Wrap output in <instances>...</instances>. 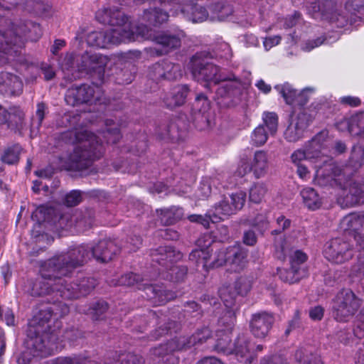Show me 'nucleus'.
Segmentation results:
<instances>
[{
	"instance_id": "29",
	"label": "nucleus",
	"mask_w": 364,
	"mask_h": 364,
	"mask_svg": "<svg viewBox=\"0 0 364 364\" xmlns=\"http://www.w3.org/2000/svg\"><path fill=\"white\" fill-rule=\"evenodd\" d=\"M153 260L159 264L166 265L168 262L173 263L182 257L181 252L176 251L171 247H161L151 254Z\"/></svg>"
},
{
	"instance_id": "60",
	"label": "nucleus",
	"mask_w": 364,
	"mask_h": 364,
	"mask_svg": "<svg viewBox=\"0 0 364 364\" xmlns=\"http://www.w3.org/2000/svg\"><path fill=\"white\" fill-rule=\"evenodd\" d=\"M301 14L295 11L293 15L289 16L284 19V27L290 28L294 26L300 20Z\"/></svg>"
},
{
	"instance_id": "42",
	"label": "nucleus",
	"mask_w": 364,
	"mask_h": 364,
	"mask_svg": "<svg viewBox=\"0 0 364 364\" xmlns=\"http://www.w3.org/2000/svg\"><path fill=\"white\" fill-rule=\"evenodd\" d=\"M21 147L18 145H14L6 149L1 156V161L9 165L15 164L19 160Z\"/></svg>"
},
{
	"instance_id": "33",
	"label": "nucleus",
	"mask_w": 364,
	"mask_h": 364,
	"mask_svg": "<svg viewBox=\"0 0 364 364\" xmlns=\"http://www.w3.org/2000/svg\"><path fill=\"white\" fill-rule=\"evenodd\" d=\"M279 277L285 282L293 284L299 282L302 277L306 274V268H291L289 269H280L279 271Z\"/></svg>"
},
{
	"instance_id": "34",
	"label": "nucleus",
	"mask_w": 364,
	"mask_h": 364,
	"mask_svg": "<svg viewBox=\"0 0 364 364\" xmlns=\"http://www.w3.org/2000/svg\"><path fill=\"white\" fill-rule=\"evenodd\" d=\"M24 119V114L21 111H18L17 114H12L8 113L6 110L0 105V124L9 122V125L14 121L16 127L20 130L23 129V121Z\"/></svg>"
},
{
	"instance_id": "56",
	"label": "nucleus",
	"mask_w": 364,
	"mask_h": 364,
	"mask_svg": "<svg viewBox=\"0 0 364 364\" xmlns=\"http://www.w3.org/2000/svg\"><path fill=\"white\" fill-rule=\"evenodd\" d=\"M186 274V269L185 267L173 266L170 269V279L173 282H178L183 278Z\"/></svg>"
},
{
	"instance_id": "49",
	"label": "nucleus",
	"mask_w": 364,
	"mask_h": 364,
	"mask_svg": "<svg viewBox=\"0 0 364 364\" xmlns=\"http://www.w3.org/2000/svg\"><path fill=\"white\" fill-rule=\"evenodd\" d=\"M147 290L151 291L154 294V299H158L159 304L172 300L176 296L173 292L155 289L152 287H148Z\"/></svg>"
},
{
	"instance_id": "38",
	"label": "nucleus",
	"mask_w": 364,
	"mask_h": 364,
	"mask_svg": "<svg viewBox=\"0 0 364 364\" xmlns=\"http://www.w3.org/2000/svg\"><path fill=\"white\" fill-rule=\"evenodd\" d=\"M348 130L351 134L364 138V112L358 113L351 118L348 123Z\"/></svg>"
},
{
	"instance_id": "7",
	"label": "nucleus",
	"mask_w": 364,
	"mask_h": 364,
	"mask_svg": "<svg viewBox=\"0 0 364 364\" xmlns=\"http://www.w3.org/2000/svg\"><path fill=\"white\" fill-rule=\"evenodd\" d=\"M117 248L113 241L104 240L100 241L95 247L81 245L69 250L67 253L60 255L58 261L70 259V265L72 267L81 265L90 256L94 257L97 261L107 262L112 259L116 254Z\"/></svg>"
},
{
	"instance_id": "12",
	"label": "nucleus",
	"mask_w": 364,
	"mask_h": 364,
	"mask_svg": "<svg viewBox=\"0 0 364 364\" xmlns=\"http://www.w3.org/2000/svg\"><path fill=\"white\" fill-rule=\"evenodd\" d=\"M210 244L205 245V248L196 249L191 252L189 255L190 260L196 262L198 267L202 266L203 269L205 271L214 267H218L223 264L227 265V260L228 259V248L226 250H220L214 257L213 261L210 262V251L208 247Z\"/></svg>"
},
{
	"instance_id": "21",
	"label": "nucleus",
	"mask_w": 364,
	"mask_h": 364,
	"mask_svg": "<svg viewBox=\"0 0 364 364\" xmlns=\"http://www.w3.org/2000/svg\"><path fill=\"white\" fill-rule=\"evenodd\" d=\"M22 91L23 82L18 75L9 72L0 73V94L19 95Z\"/></svg>"
},
{
	"instance_id": "37",
	"label": "nucleus",
	"mask_w": 364,
	"mask_h": 364,
	"mask_svg": "<svg viewBox=\"0 0 364 364\" xmlns=\"http://www.w3.org/2000/svg\"><path fill=\"white\" fill-rule=\"evenodd\" d=\"M218 179L216 178H211L208 177L203 178L200 186L196 191V196L199 199L204 200L208 198L211 193V186L212 184L215 186L218 183Z\"/></svg>"
},
{
	"instance_id": "18",
	"label": "nucleus",
	"mask_w": 364,
	"mask_h": 364,
	"mask_svg": "<svg viewBox=\"0 0 364 364\" xmlns=\"http://www.w3.org/2000/svg\"><path fill=\"white\" fill-rule=\"evenodd\" d=\"M108 194L100 190H92L89 192H82L73 190L65 196V205H78L82 202L105 203L108 199Z\"/></svg>"
},
{
	"instance_id": "5",
	"label": "nucleus",
	"mask_w": 364,
	"mask_h": 364,
	"mask_svg": "<svg viewBox=\"0 0 364 364\" xmlns=\"http://www.w3.org/2000/svg\"><path fill=\"white\" fill-rule=\"evenodd\" d=\"M75 136L79 144L69 156L68 168L82 171L102 156L103 142L99 139V136L87 130L76 132Z\"/></svg>"
},
{
	"instance_id": "43",
	"label": "nucleus",
	"mask_w": 364,
	"mask_h": 364,
	"mask_svg": "<svg viewBox=\"0 0 364 364\" xmlns=\"http://www.w3.org/2000/svg\"><path fill=\"white\" fill-rule=\"evenodd\" d=\"M267 188L263 183H257L250 190V201L253 203H260L266 193Z\"/></svg>"
},
{
	"instance_id": "11",
	"label": "nucleus",
	"mask_w": 364,
	"mask_h": 364,
	"mask_svg": "<svg viewBox=\"0 0 364 364\" xmlns=\"http://www.w3.org/2000/svg\"><path fill=\"white\" fill-rule=\"evenodd\" d=\"M360 306V301L353 291L342 289L336 295L334 304V316L337 321H346L350 319Z\"/></svg>"
},
{
	"instance_id": "61",
	"label": "nucleus",
	"mask_w": 364,
	"mask_h": 364,
	"mask_svg": "<svg viewBox=\"0 0 364 364\" xmlns=\"http://www.w3.org/2000/svg\"><path fill=\"white\" fill-rule=\"evenodd\" d=\"M161 221L165 225H171L180 218L179 216L173 215L169 210L164 211V210H161Z\"/></svg>"
},
{
	"instance_id": "47",
	"label": "nucleus",
	"mask_w": 364,
	"mask_h": 364,
	"mask_svg": "<svg viewBox=\"0 0 364 364\" xmlns=\"http://www.w3.org/2000/svg\"><path fill=\"white\" fill-rule=\"evenodd\" d=\"M350 193L353 199L350 205L364 204V191L363 187L359 183H354L350 186Z\"/></svg>"
},
{
	"instance_id": "14",
	"label": "nucleus",
	"mask_w": 364,
	"mask_h": 364,
	"mask_svg": "<svg viewBox=\"0 0 364 364\" xmlns=\"http://www.w3.org/2000/svg\"><path fill=\"white\" fill-rule=\"evenodd\" d=\"M184 36L185 33L181 30L174 32L168 31L156 34L153 38V41L159 46L155 48L156 55H166L172 50L178 48Z\"/></svg>"
},
{
	"instance_id": "30",
	"label": "nucleus",
	"mask_w": 364,
	"mask_h": 364,
	"mask_svg": "<svg viewBox=\"0 0 364 364\" xmlns=\"http://www.w3.org/2000/svg\"><path fill=\"white\" fill-rule=\"evenodd\" d=\"M168 12L162 8L154 7L145 9L143 14V19L152 26H159L168 19Z\"/></svg>"
},
{
	"instance_id": "13",
	"label": "nucleus",
	"mask_w": 364,
	"mask_h": 364,
	"mask_svg": "<svg viewBox=\"0 0 364 364\" xmlns=\"http://www.w3.org/2000/svg\"><path fill=\"white\" fill-rule=\"evenodd\" d=\"M107 63L106 56L98 53L85 52L77 60V68L80 72L95 73L100 82L104 80L105 66Z\"/></svg>"
},
{
	"instance_id": "35",
	"label": "nucleus",
	"mask_w": 364,
	"mask_h": 364,
	"mask_svg": "<svg viewBox=\"0 0 364 364\" xmlns=\"http://www.w3.org/2000/svg\"><path fill=\"white\" fill-rule=\"evenodd\" d=\"M106 130L102 134L107 143L116 144L121 139V134L119 128L116 126L112 119H107L105 122Z\"/></svg>"
},
{
	"instance_id": "2",
	"label": "nucleus",
	"mask_w": 364,
	"mask_h": 364,
	"mask_svg": "<svg viewBox=\"0 0 364 364\" xmlns=\"http://www.w3.org/2000/svg\"><path fill=\"white\" fill-rule=\"evenodd\" d=\"M212 55L207 52L196 53L190 60L189 69L193 77L198 82H205L210 88L212 84L222 82L215 91V100L223 107L237 105L241 100L243 87L241 81L233 74L225 76L220 68L211 62Z\"/></svg>"
},
{
	"instance_id": "53",
	"label": "nucleus",
	"mask_w": 364,
	"mask_h": 364,
	"mask_svg": "<svg viewBox=\"0 0 364 364\" xmlns=\"http://www.w3.org/2000/svg\"><path fill=\"white\" fill-rule=\"evenodd\" d=\"M140 277L134 273H129L122 276L119 284L124 286H134L139 281Z\"/></svg>"
},
{
	"instance_id": "44",
	"label": "nucleus",
	"mask_w": 364,
	"mask_h": 364,
	"mask_svg": "<svg viewBox=\"0 0 364 364\" xmlns=\"http://www.w3.org/2000/svg\"><path fill=\"white\" fill-rule=\"evenodd\" d=\"M246 193L243 191H237L228 196H224V200L219 205H245Z\"/></svg>"
},
{
	"instance_id": "32",
	"label": "nucleus",
	"mask_w": 364,
	"mask_h": 364,
	"mask_svg": "<svg viewBox=\"0 0 364 364\" xmlns=\"http://www.w3.org/2000/svg\"><path fill=\"white\" fill-rule=\"evenodd\" d=\"M210 336V331L208 328H204L201 331H198L192 336L189 338L186 343L181 341L180 344L177 345L175 349L182 350L183 348H190L197 344L203 343ZM171 350H174L172 348Z\"/></svg>"
},
{
	"instance_id": "25",
	"label": "nucleus",
	"mask_w": 364,
	"mask_h": 364,
	"mask_svg": "<svg viewBox=\"0 0 364 364\" xmlns=\"http://www.w3.org/2000/svg\"><path fill=\"white\" fill-rule=\"evenodd\" d=\"M330 140L328 139V132L322 131L316 134L308 144L306 152L311 159L318 158L321 155L327 154V149Z\"/></svg>"
},
{
	"instance_id": "6",
	"label": "nucleus",
	"mask_w": 364,
	"mask_h": 364,
	"mask_svg": "<svg viewBox=\"0 0 364 364\" xmlns=\"http://www.w3.org/2000/svg\"><path fill=\"white\" fill-rule=\"evenodd\" d=\"M55 206H37L32 213V219L38 224L33 230V236L37 239V241L41 240L47 237V235H38V231L36 229L40 228V225L43 223H54L57 221L60 228H68L75 225L80 228H86L90 227L92 223V218L90 214L84 215L82 213L76 212L75 214L66 213L60 216L55 213Z\"/></svg>"
},
{
	"instance_id": "15",
	"label": "nucleus",
	"mask_w": 364,
	"mask_h": 364,
	"mask_svg": "<svg viewBox=\"0 0 364 364\" xmlns=\"http://www.w3.org/2000/svg\"><path fill=\"white\" fill-rule=\"evenodd\" d=\"M325 257L335 263H343L353 257V250L350 245L340 239H333L325 245Z\"/></svg>"
},
{
	"instance_id": "46",
	"label": "nucleus",
	"mask_w": 364,
	"mask_h": 364,
	"mask_svg": "<svg viewBox=\"0 0 364 364\" xmlns=\"http://www.w3.org/2000/svg\"><path fill=\"white\" fill-rule=\"evenodd\" d=\"M301 196L306 205H317L319 203V196L313 188H304L301 192Z\"/></svg>"
},
{
	"instance_id": "54",
	"label": "nucleus",
	"mask_w": 364,
	"mask_h": 364,
	"mask_svg": "<svg viewBox=\"0 0 364 364\" xmlns=\"http://www.w3.org/2000/svg\"><path fill=\"white\" fill-rule=\"evenodd\" d=\"M132 32L134 37V41L136 40L135 36H136L137 37L140 36L145 40H151L153 41V38L156 35L153 34L151 31L145 26H138L136 29V33L134 31ZM132 41H133V40Z\"/></svg>"
},
{
	"instance_id": "36",
	"label": "nucleus",
	"mask_w": 364,
	"mask_h": 364,
	"mask_svg": "<svg viewBox=\"0 0 364 364\" xmlns=\"http://www.w3.org/2000/svg\"><path fill=\"white\" fill-rule=\"evenodd\" d=\"M278 121L279 118L275 112H264L262 114V124L264 125V128L267 129V132L270 136L276 134L278 129Z\"/></svg>"
},
{
	"instance_id": "24",
	"label": "nucleus",
	"mask_w": 364,
	"mask_h": 364,
	"mask_svg": "<svg viewBox=\"0 0 364 364\" xmlns=\"http://www.w3.org/2000/svg\"><path fill=\"white\" fill-rule=\"evenodd\" d=\"M232 206H215L214 213L210 215H191L188 216V220L191 222H197L203 225L205 228H209L210 222L215 223L220 220H225L230 215L232 214Z\"/></svg>"
},
{
	"instance_id": "16",
	"label": "nucleus",
	"mask_w": 364,
	"mask_h": 364,
	"mask_svg": "<svg viewBox=\"0 0 364 364\" xmlns=\"http://www.w3.org/2000/svg\"><path fill=\"white\" fill-rule=\"evenodd\" d=\"M269 168V160L267 152L262 150L256 151L251 160L250 164H243L239 167L237 172L241 176L247 173L252 172L255 177L259 178L264 177Z\"/></svg>"
},
{
	"instance_id": "55",
	"label": "nucleus",
	"mask_w": 364,
	"mask_h": 364,
	"mask_svg": "<svg viewBox=\"0 0 364 364\" xmlns=\"http://www.w3.org/2000/svg\"><path fill=\"white\" fill-rule=\"evenodd\" d=\"M235 288L237 294H245L250 289V282L246 278L241 277L235 282Z\"/></svg>"
},
{
	"instance_id": "39",
	"label": "nucleus",
	"mask_w": 364,
	"mask_h": 364,
	"mask_svg": "<svg viewBox=\"0 0 364 364\" xmlns=\"http://www.w3.org/2000/svg\"><path fill=\"white\" fill-rule=\"evenodd\" d=\"M274 88L282 95L287 104L290 105L296 101L299 93L290 84L286 82L283 85H277Z\"/></svg>"
},
{
	"instance_id": "26",
	"label": "nucleus",
	"mask_w": 364,
	"mask_h": 364,
	"mask_svg": "<svg viewBox=\"0 0 364 364\" xmlns=\"http://www.w3.org/2000/svg\"><path fill=\"white\" fill-rule=\"evenodd\" d=\"M188 92L189 88L186 85H179L174 87L163 99L166 107L172 109L183 105Z\"/></svg>"
},
{
	"instance_id": "1",
	"label": "nucleus",
	"mask_w": 364,
	"mask_h": 364,
	"mask_svg": "<svg viewBox=\"0 0 364 364\" xmlns=\"http://www.w3.org/2000/svg\"><path fill=\"white\" fill-rule=\"evenodd\" d=\"M60 255L55 257L41 265L40 273L41 277L34 282L31 290L32 296H51L54 303L52 306H44L38 313L35 314L30 322V326L36 328V343L42 341L40 346H37L36 355L47 356L54 351V348L45 344L46 337L40 338L41 334L50 331V321L52 317L58 319L68 314V306L59 301L63 299H73L80 296L87 294L95 285V281L92 278L83 279L79 284H72L68 277L74 268L70 267V259L58 261Z\"/></svg>"
},
{
	"instance_id": "50",
	"label": "nucleus",
	"mask_w": 364,
	"mask_h": 364,
	"mask_svg": "<svg viewBox=\"0 0 364 364\" xmlns=\"http://www.w3.org/2000/svg\"><path fill=\"white\" fill-rule=\"evenodd\" d=\"M149 76L154 81L165 79L163 61L154 64L149 69Z\"/></svg>"
},
{
	"instance_id": "45",
	"label": "nucleus",
	"mask_w": 364,
	"mask_h": 364,
	"mask_svg": "<svg viewBox=\"0 0 364 364\" xmlns=\"http://www.w3.org/2000/svg\"><path fill=\"white\" fill-rule=\"evenodd\" d=\"M47 109L46 105L41 102L37 105V109L36 116L32 119L31 122V132L33 133L35 129H38L41 126L42 122L44 119L46 112Z\"/></svg>"
},
{
	"instance_id": "9",
	"label": "nucleus",
	"mask_w": 364,
	"mask_h": 364,
	"mask_svg": "<svg viewBox=\"0 0 364 364\" xmlns=\"http://www.w3.org/2000/svg\"><path fill=\"white\" fill-rule=\"evenodd\" d=\"M103 92L101 88L95 84L92 85L82 84L73 85L68 89L65 100L68 105L75 107L81 104H102Z\"/></svg>"
},
{
	"instance_id": "63",
	"label": "nucleus",
	"mask_w": 364,
	"mask_h": 364,
	"mask_svg": "<svg viewBox=\"0 0 364 364\" xmlns=\"http://www.w3.org/2000/svg\"><path fill=\"white\" fill-rule=\"evenodd\" d=\"M364 330V310L359 314L356 328L354 329V333L358 338L363 336L362 331Z\"/></svg>"
},
{
	"instance_id": "8",
	"label": "nucleus",
	"mask_w": 364,
	"mask_h": 364,
	"mask_svg": "<svg viewBox=\"0 0 364 364\" xmlns=\"http://www.w3.org/2000/svg\"><path fill=\"white\" fill-rule=\"evenodd\" d=\"M132 31L119 28H110L105 31H92L87 36L89 46L100 48H108L111 45L130 42L134 40Z\"/></svg>"
},
{
	"instance_id": "64",
	"label": "nucleus",
	"mask_w": 364,
	"mask_h": 364,
	"mask_svg": "<svg viewBox=\"0 0 364 364\" xmlns=\"http://www.w3.org/2000/svg\"><path fill=\"white\" fill-rule=\"evenodd\" d=\"M269 222L264 215H259L255 218V225L260 232H264L268 228Z\"/></svg>"
},
{
	"instance_id": "28",
	"label": "nucleus",
	"mask_w": 364,
	"mask_h": 364,
	"mask_svg": "<svg viewBox=\"0 0 364 364\" xmlns=\"http://www.w3.org/2000/svg\"><path fill=\"white\" fill-rule=\"evenodd\" d=\"M228 253L227 266L228 270L239 272L245 267L247 255L245 251L238 247H231L228 248Z\"/></svg>"
},
{
	"instance_id": "23",
	"label": "nucleus",
	"mask_w": 364,
	"mask_h": 364,
	"mask_svg": "<svg viewBox=\"0 0 364 364\" xmlns=\"http://www.w3.org/2000/svg\"><path fill=\"white\" fill-rule=\"evenodd\" d=\"M194 106L198 109V113L196 114L194 124L199 130H205L211 127V120L206 110L210 107L208 97L203 93L198 94L196 97Z\"/></svg>"
},
{
	"instance_id": "62",
	"label": "nucleus",
	"mask_w": 364,
	"mask_h": 364,
	"mask_svg": "<svg viewBox=\"0 0 364 364\" xmlns=\"http://www.w3.org/2000/svg\"><path fill=\"white\" fill-rule=\"evenodd\" d=\"M41 70L44 75V79L47 81L53 79L55 76V73L53 68L46 63H43L41 65Z\"/></svg>"
},
{
	"instance_id": "20",
	"label": "nucleus",
	"mask_w": 364,
	"mask_h": 364,
	"mask_svg": "<svg viewBox=\"0 0 364 364\" xmlns=\"http://www.w3.org/2000/svg\"><path fill=\"white\" fill-rule=\"evenodd\" d=\"M342 227L354 239L360 249H364V215H350L342 221Z\"/></svg>"
},
{
	"instance_id": "41",
	"label": "nucleus",
	"mask_w": 364,
	"mask_h": 364,
	"mask_svg": "<svg viewBox=\"0 0 364 364\" xmlns=\"http://www.w3.org/2000/svg\"><path fill=\"white\" fill-rule=\"evenodd\" d=\"M269 134L264 128L263 124L258 125L251 134V142L256 146L264 145L267 139Z\"/></svg>"
},
{
	"instance_id": "40",
	"label": "nucleus",
	"mask_w": 364,
	"mask_h": 364,
	"mask_svg": "<svg viewBox=\"0 0 364 364\" xmlns=\"http://www.w3.org/2000/svg\"><path fill=\"white\" fill-rule=\"evenodd\" d=\"M162 61L166 80H176L182 76V70L179 64H175L168 60Z\"/></svg>"
},
{
	"instance_id": "3",
	"label": "nucleus",
	"mask_w": 364,
	"mask_h": 364,
	"mask_svg": "<svg viewBox=\"0 0 364 364\" xmlns=\"http://www.w3.org/2000/svg\"><path fill=\"white\" fill-rule=\"evenodd\" d=\"M363 159L364 146H354L348 164L344 168L333 163L325 162L323 166L316 170L315 179L320 186H337L342 189L349 186L350 190V186L355 182L351 183L349 176L362 166Z\"/></svg>"
},
{
	"instance_id": "19",
	"label": "nucleus",
	"mask_w": 364,
	"mask_h": 364,
	"mask_svg": "<svg viewBox=\"0 0 364 364\" xmlns=\"http://www.w3.org/2000/svg\"><path fill=\"white\" fill-rule=\"evenodd\" d=\"M309 124V117L304 112L292 115L289 124L284 132V138L290 142H295L301 139Z\"/></svg>"
},
{
	"instance_id": "59",
	"label": "nucleus",
	"mask_w": 364,
	"mask_h": 364,
	"mask_svg": "<svg viewBox=\"0 0 364 364\" xmlns=\"http://www.w3.org/2000/svg\"><path fill=\"white\" fill-rule=\"evenodd\" d=\"M291 161L296 166L301 164V162L306 159H311L308 156L306 151L298 149L291 156Z\"/></svg>"
},
{
	"instance_id": "10",
	"label": "nucleus",
	"mask_w": 364,
	"mask_h": 364,
	"mask_svg": "<svg viewBox=\"0 0 364 364\" xmlns=\"http://www.w3.org/2000/svg\"><path fill=\"white\" fill-rule=\"evenodd\" d=\"M230 328L227 331L221 330L218 332L216 350L227 354L235 353L237 357L250 363L252 355H250V346L247 339L245 336H240L232 346L230 343Z\"/></svg>"
},
{
	"instance_id": "31",
	"label": "nucleus",
	"mask_w": 364,
	"mask_h": 364,
	"mask_svg": "<svg viewBox=\"0 0 364 364\" xmlns=\"http://www.w3.org/2000/svg\"><path fill=\"white\" fill-rule=\"evenodd\" d=\"M142 357L131 353L115 352L109 357L107 364H143Z\"/></svg>"
},
{
	"instance_id": "17",
	"label": "nucleus",
	"mask_w": 364,
	"mask_h": 364,
	"mask_svg": "<svg viewBox=\"0 0 364 364\" xmlns=\"http://www.w3.org/2000/svg\"><path fill=\"white\" fill-rule=\"evenodd\" d=\"M96 18L101 23L117 26L116 28L132 31L127 16L117 7L99 10L96 14Z\"/></svg>"
},
{
	"instance_id": "27",
	"label": "nucleus",
	"mask_w": 364,
	"mask_h": 364,
	"mask_svg": "<svg viewBox=\"0 0 364 364\" xmlns=\"http://www.w3.org/2000/svg\"><path fill=\"white\" fill-rule=\"evenodd\" d=\"M181 13L193 23L203 22L208 17L205 8L194 3V0H187L186 4L181 8Z\"/></svg>"
},
{
	"instance_id": "51",
	"label": "nucleus",
	"mask_w": 364,
	"mask_h": 364,
	"mask_svg": "<svg viewBox=\"0 0 364 364\" xmlns=\"http://www.w3.org/2000/svg\"><path fill=\"white\" fill-rule=\"evenodd\" d=\"M53 364H97V362L92 360H82L79 358H58L53 361Z\"/></svg>"
},
{
	"instance_id": "52",
	"label": "nucleus",
	"mask_w": 364,
	"mask_h": 364,
	"mask_svg": "<svg viewBox=\"0 0 364 364\" xmlns=\"http://www.w3.org/2000/svg\"><path fill=\"white\" fill-rule=\"evenodd\" d=\"M107 310V304L105 301H99L90 309V314L92 315L94 319L98 320Z\"/></svg>"
},
{
	"instance_id": "22",
	"label": "nucleus",
	"mask_w": 364,
	"mask_h": 364,
	"mask_svg": "<svg viewBox=\"0 0 364 364\" xmlns=\"http://www.w3.org/2000/svg\"><path fill=\"white\" fill-rule=\"evenodd\" d=\"M274 322L273 316L267 312H261L253 315L250 329L252 333L257 338L266 337Z\"/></svg>"
},
{
	"instance_id": "48",
	"label": "nucleus",
	"mask_w": 364,
	"mask_h": 364,
	"mask_svg": "<svg viewBox=\"0 0 364 364\" xmlns=\"http://www.w3.org/2000/svg\"><path fill=\"white\" fill-rule=\"evenodd\" d=\"M307 255L301 250H295L290 255V265L291 268H305L304 264L307 260Z\"/></svg>"
},
{
	"instance_id": "4",
	"label": "nucleus",
	"mask_w": 364,
	"mask_h": 364,
	"mask_svg": "<svg viewBox=\"0 0 364 364\" xmlns=\"http://www.w3.org/2000/svg\"><path fill=\"white\" fill-rule=\"evenodd\" d=\"M343 1L318 0L307 6V11L315 19L326 21L336 27L343 28L350 21L348 13L341 9ZM350 9L364 12V0H348L345 10Z\"/></svg>"
},
{
	"instance_id": "57",
	"label": "nucleus",
	"mask_w": 364,
	"mask_h": 364,
	"mask_svg": "<svg viewBox=\"0 0 364 364\" xmlns=\"http://www.w3.org/2000/svg\"><path fill=\"white\" fill-rule=\"evenodd\" d=\"M313 93V88H304L298 94L296 102L301 106L305 105L309 101V96Z\"/></svg>"
},
{
	"instance_id": "58",
	"label": "nucleus",
	"mask_w": 364,
	"mask_h": 364,
	"mask_svg": "<svg viewBox=\"0 0 364 364\" xmlns=\"http://www.w3.org/2000/svg\"><path fill=\"white\" fill-rule=\"evenodd\" d=\"M159 1L162 6L169 5L173 8L177 7L176 11L173 13V15H174L178 14V9H180L181 11V8L186 4L187 0H159Z\"/></svg>"
}]
</instances>
